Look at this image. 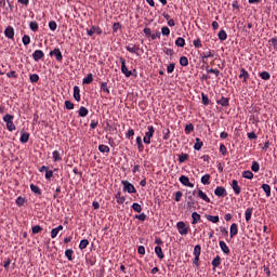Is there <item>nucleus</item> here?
I'll return each instance as SVG.
<instances>
[{
  "label": "nucleus",
  "mask_w": 277,
  "mask_h": 277,
  "mask_svg": "<svg viewBox=\"0 0 277 277\" xmlns=\"http://www.w3.org/2000/svg\"><path fill=\"white\" fill-rule=\"evenodd\" d=\"M6 77H9V79H16V71H9L6 72Z\"/></svg>",
  "instance_id": "62"
},
{
  "label": "nucleus",
  "mask_w": 277,
  "mask_h": 277,
  "mask_svg": "<svg viewBox=\"0 0 277 277\" xmlns=\"http://www.w3.org/2000/svg\"><path fill=\"white\" fill-rule=\"evenodd\" d=\"M118 205H122L124 202V197H121L120 193L116 194Z\"/></svg>",
  "instance_id": "54"
},
{
  "label": "nucleus",
  "mask_w": 277,
  "mask_h": 277,
  "mask_svg": "<svg viewBox=\"0 0 277 277\" xmlns=\"http://www.w3.org/2000/svg\"><path fill=\"white\" fill-rule=\"evenodd\" d=\"M52 157H53V161H62V155L57 150H54L52 153Z\"/></svg>",
  "instance_id": "30"
},
{
  "label": "nucleus",
  "mask_w": 277,
  "mask_h": 277,
  "mask_svg": "<svg viewBox=\"0 0 277 277\" xmlns=\"http://www.w3.org/2000/svg\"><path fill=\"white\" fill-rule=\"evenodd\" d=\"M72 254H75V251H72V249H67L65 251V256L68 259V261H72Z\"/></svg>",
  "instance_id": "38"
},
{
  "label": "nucleus",
  "mask_w": 277,
  "mask_h": 277,
  "mask_svg": "<svg viewBox=\"0 0 277 277\" xmlns=\"http://www.w3.org/2000/svg\"><path fill=\"white\" fill-rule=\"evenodd\" d=\"M219 246L222 250V252H224V254H230V249L228 248V246L226 245V242H224V240H221L219 242Z\"/></svg>",
  "instance_id": "13"
},
{
  "label": "nucleus",
  "mask_w": 277,
  "mask_h": 277,
  "mask_svg": "<svg viewBox=\"0 0 277 277\" xmlns=\"http://www.w3.org/2000/svg\"><path fill=\"white\" fill-rule=\"evenodd\" d=\"M217 36H219V40H221V41H224V40H226V38H228L226 30H220Z\"/></svg>",
  "instance_id": "33"
},
{
  "label": "nucleus",
  "mask_w": 277,
  "mask_h": 277,
  "mask_svg": "<svg viewBox=\"0 0 277 277\" xmlns=\"http://www.w3.org/2000/svg\"><path fill=\"white\" fill-rule=\"evenodd\" d=\"M220 153H221V155H226V153H227V149H226V145H224V144H221V146H220Z\"/></svg>",
  "instance_id": "61"
},
{
  "label": "nucleus",
  "mask_w": 277,
  "mask_h": 277,
  "mask_svg": "<svg viewBox=\"0 0 277 277\" xmlns=\"http://www.w3.org/2000/svg\"><path fill=\"white\" fill-rule=\"evenodd\" d=\"M175 44L176 47H185V39L183 37H179L176 40H175Z\"/></svg>",
  "instance_id": "34"
},
{
  "label": "nucleus",
  "mask_w": 277,
  "mask_h": 277,
  "mask_svg": "<svg viewBox=\"0 0 277 277\" xmlns=\"http://www.w3.org/2000/svg\"><path fill=\"white\" fill-rule=\"evenodd\" d=\"M60 230H64V226L58 225L57 227L53 228L51 230V238L55 239V237H57V235L60 234Z\"/></svg>",
  "instance_id": "14"
},
{
  "label": "nucleus",
  "mask_w": 277,
  "mask_h": 277,
  "mask_svg": "<svg viewBox=\"0 0 277 277\" xmlns=\"http://www.w3.org/2000/svg\"><path fill=\"white\" fill-rule=\"evenodd\" d=\"M120 64H121V72L126 76V77H131V75H133V71L129 70V68H127V61L124 58H120Z\"/></svg>",
  "instance_id": "4"
},
{
  "label": "nucleus",
  "mask_w": 277,
  "mask_h": 277,
  "mask_svg": "<svg viewBox=\"0 0 277 277\" xmlns=\"http://www.w3.org/2000/svg\"><path fill=\"white\" fill-rule=\"evenodd\" d=\"M132 209L136 211V213H142V206L140 203H133Z\"/></svg>",
  "instance_id": "45"
},
{
  "label": "nucleus",
  "mask_w": 277,
  "mask_h": 277,
  "mask_svg": "<svg viewBox=\"0 0 277 277\" xmlns=\"http://www.w3.org/2000/svg\"><path fill=\"white\" fill-rule=\"evenodd\" d=\"M251 170H252V172H259V170H261V166L259 164V162L253 161V163L251 166Z\"/></svg>",
  "instance_id": "44"
},
{
  "label": "nucleus",
  "mask_w": 277,
  "mask_h": 277,
  "mask_svg": "<svg viewBox=\"0 0 277 277\" xmlns=\"http://www.w3.org/2000/svg\"><path fill=\"white\" fill-rule=\"evenodd\" d=\"M22 42H23L24 47H27L31 42V38L28 35H25L22 38Z\"/></svg>",
  "instance_id": "40"
},
{
  "label": "nucleus",
  "mask_w": 277,
  "mask_h": 277,
  "mask_svg": "<svg viewBox=\"0 0 277 277\" xmlns=\"http://www.w3.org/2000/svg\"><path fill=\"white\" fill-rule=\"evenodd\" d=\"M92 81H94V76L92 74H88V76L83 78L82 83L89 85Z\"/></svg>",
  "instance_id": "21"
},
{
  "label": "nucleus",
  "mask_w": 277,
  "mask_h": 277,
  "mask_svg": "<svg viewBox=\"0 0 277 277\" xmlns=\"http://www.w3.org/2000/svg\"><path fill=\"white\" fill-rule=\"evenodd\" d=\"M155 252H156L158 259L161 260V259L164 258V255H163V250L161 249V246H157V247L155 248Z\"/></svg>",
  "instance_id": "23"
},
{
  "label": "nucleus",
  "mask_w": 277,
  "mask_h": 277,
  "mask_svg": "<svg viewBox=\"0 0 277 277\" xmlns=\"http://www.w3.org/2000/svg\"><path fill=\"white\" fill-rule=\"evenodd\" d=\"M211 175L210 174H206L201 177V183L202 185H211Z\"/></svg>",
  "instance_id": "22"
},
{
  "label": "nucleus",
  "mask_w": 277,
  "mask_h": 277,
  "mask_svg": "<svg viewBox=\"0 0 277 277\" xmlns=\"http://www.w3.org/2000/svg\"><path fill=\"white\" fill-rule=\"evenodd\" d=\"M193 44L196 49H200V47H202V41L198 38L194 40Z\"/></svg>",
  "instance_id": "55"
},
{
  "label": "nucleus",
  "mask_w": 277,
  "mask_h": 277,
  "mask_svg": "<svg viewBox=\"0 0 277 277\" xmlns=\"http://www.w3.org/2000/svg\"><path fill=\"white\" fill-rule=\"evenodd\" d=\"M237 233H239V229L237 227V223H234L230 225V229H229L230 239H233V237H235Z\"/></svg>",
  "instance_id": "15"
},
{
  "label": "nucleus",
  "mask_w": 277,
  "mask_h": 277,
  "mask_svg": "<svg viewBox=\"0 0 277 277\" xmlns=\"http://www.w3.org/2000/svg\"><path fill=\"white\" fill-rule=\"evenodd\" d=\"M262 189L265 192L267 198L272 196V187L268 184H263Z\"/></svg>",
  "instance_id": "19"
},
{
  "label": "nucleus",
  "mask_w": 277,
  "mask_h": 277,
  "mask_svg": "<svg viewBox=\"0 0 277 277\" xmlns=\"http://www.w3.org/2000/svg\"><path fill=\"white\" fill-rule=\"evenodd\" d=\"M44 57V52H42V50H36L32 53V58L35 62H40V60H42Z\"/></svg>",
  "instance_id": "10"
},
{
  "label": "nucleus",
  "mask_w": 277,
  "mask_h": 277,
  "mask_svg": "<svg viewBox=\"0 0 277 277\" xmlns=\"http://www.w3.org/2000/svg\"><path fill=\"white\" fill-rule=\"evenodd\" d=\"M217 105H222V107H228V98L222 97L221 100H217Z\"/></svg>",
  "instance_id": "29"
},
{
  "label": "nucleus",
  "mask_w": 277,
  "mask_h": 277,
  "mask_svg": "<svg viewBox=\"0 0 277 277\" xmlns=\"http://www.w3.org/2000/svg\"><path fill=\"white\" fill-rule=\"evenodd\" d=\"M4 122L6 123V129L8 131L12 132V131H16V124H14V116L6 114L3 117Z\"/></svg>",
  "instance_id": "1"
},
{
  "label": "nucleus",
  "mask_w": 277,
  "mask_h": 277,
  "mask_svg": "<svg viewBox=\"0 0 277 277\" xmlns=\"http://www.w3.org/2000/svg\"><path fill=\"white\" fill-rule=\"evenodd\" d=\"M155 135V128L153 126L147 127V132L143 137L144 144H150V138Z\"/></svg>",
  "instance_id": "2"
},
{
  "label": "nucleus",
  "mask_w": 277,
  "mask_h": 277,
  "mask_svg": "<svg viewBox=\"0 0 277 277\" xmlns=\"http://www.w3.org/2000/svg\"><path fill=\"white\" fill-rule=\"evenodd\" d=\"M180 64L182 66H189V60H187V56L180 57Z\"/></svg>",
  "instance_id": "42"
},
{
  "label": "nucleus",
  "mask_w": 277,
  "mask_h": 277,
  "mask_svg": "<svg viewBox=\"0 0 277 277\" xmlns=\"http://www.w3.org/2000/svg\"><path fill=\"white\" fill-rule=\"evenodd\" d=\"M194 131V124L189 123L185 127V133L186 135H189Z\"/></svg>",
  "instance_id": "46"
},
{
  "label": "nucleus",
  "mask_w": 277,
  "mask_h": 277,
  "mask_svg": "<svg viewBox=\"0 0 277 277\" xmlns=\"http://www.w3.org/2000/svg\"><path fill=\"white\" fill-rule=\"evenodd\" d=\"M29 79L31 83H38V81H40V76H38V74H32Z\"/></svg>",
  "instance_id": "37"
},
{
  "label": "nucleus",
  "mask_w": 277,
  "mask_h": 277,
  "mask_svg": "<svg viewBox=\"0 0 277 277\" xmlns=\"http://www.w3.org/2000/svg\"><path fill=\"white\" fill-rule=\"evenodd\" d=\"M49 27H50L51 31H55V29H57V23L55 21H51L49 23Z\"/></svg>",
  "instance_id": "51"
},
{
  "label": "nucleus",
  "mask_w": 277,
  "mask_h": 277,
  "mask_svg": "<svg viewBox=\"0 0 277 277\" xmlns=\"http://www.w3.org/2000/svg\"><path fill=\"white\" fill-rule=\"evenodd\" d=\"M30 189L34 194H38V195L42 194V190L40 189V187H38L34 184L30 185Z\"/></svg>",
  "instance_id": "41"
},
{
  "label": "nucleus",
  "mask_w": 277,
  "mask_h": 277,
  "mask_svg": "<svg viewBox=\"0 0 277 277\" xmlns=\"http://www.w3.org/2000/svg\"><path fill=\"white\" fill-rule=\"evenodd\" d=\"M100 153H109V146L107 145H100L98 146Z\"/></svg>",
  "instance_id": "48"
},
{
  "label": "nucleus",
  "mask_w": 277,
  "mask_h": 277,
  "mask_svg": "<svg viewBox=\"0 0 277 277\" xmlns=\"http://www.w3.org/2000/svg\"><path fill=\"white\" fill-rule=\"evenodd\" d=\"M16 205H17V207H23V205H25V198L17 197Z\"/></svg>",
  "instance_id": "56"
},
{
  "label": "nucleus",
  "mask_w": 277,
  "mask_h": 277,
  "mask_svg": "<svg viewBox=\"0 0 277 277\" xmlns=\"http://www.w3.org/2000/svg\"><path fill=\"white\" fill-rule=\"evenodd\" d=\"M4 36L12 40L14 38V28L12 26H9L4 30Z\"/></svg>",
  "instance_id": "11"
},
{
  "label": "nucleus",
  "mask_w": 277,
  "mask_h": 277,
  "mask_svg": "<svg viewBox=\"0 0 277 277\" xmlns=\"http://www.w3.org/2000/svg\"><path fill=\"white\" fill-rule=\"evenodd\" d=\"M101 90H102V92L109 94V88H107V82H102Z\"/></svg>",
  "instance_id": "49"
},
{
  "label": "nucleus",
  "mask_w": 277,
  "mask_h": 277,
  "mask_svg": "<svg viewBox=\"0 0 277 277\" xmlns=\"http://www.w3.org/2000/svg\"><path fill=\"white\" fill-rule=\"evenodd\" d=\"M188 159H189V155H187V154H182L179 157L180 163H185V161H187Z\"/></svg>",
  "instance_id": "43"
},
{
  "label": "nucleus",
  "mask_w": 277,
  "mask_h": 277,
  "mask_svg": "<svg viewBox=\"0 0 277 277\" xmlns=\"http://www.w3.org/2000/svg\"><path fill=\"white\" fill-rule=\"evenodd\" d=\"M180 183L185 187H194V183L189 182V177L187 175H182L180 177Z\"/></svg>",
  "instance_id": "8"
},
{
  "label": "nucleus",
  "mask_w": 277,
  "mask_h": 277,
  "mask_svg": "<svg viewBox=\"0 0 277 277\" xmlns=\"http://www.w3.org/2000/svg\"><path fill=\"white\" fill-rule=\"evenodd\" d=\"M65 107L66 109H75V104L70 101H65Z\"/></svg>",
  "instance_id": "57"
},
{
  "label": "nucleus",
  "mask_w": 277,
  "mask_h": 277,
  "mask_svg": "<svg viewBox=\"0 0 277 277\" xmlns=\"http://www.w3.org/2000/svg\"><path fill=\"white\" fill-rule=\"evenodd\" d=\"M201 101L205 105H209V96H207L205 93L201 94Z\"/></svg>",
  "instance_id": "58"
},
{
  "label": "nucleus",
  "mask_w": 277,
  "mask_h": 277,
  "mask_svg": "<svg viewBox=\"0 0 277 277\" xmlns=\"http://www.w3.org/2000/svg\"><path fill=\"white\" fill-rule=\"evenodd\" d=\"M249 78H250V74H248L246 69L241 68L239 79H243V82L246 83Z\"/></svg>",
  "instance_id": "16"
},
{
  "label": "nucleus",
  "mask_w": 277,
  "mask_h": 277,
  "mask_svg": "<svg viewBox=\"0 0 277 277\" xmlns=\"http://www.w3.org/2000/svg\"><path fill=\"white\" fill-rule=\"evenodd\" d=\"M269 42H271L272 47H274V49H277V38L276 37L272 38L269 40Z\"/></svg>",
  "instance_id": "64"
},
{
  "label": "nucleus",
  "mask_w": 277,
  "mask_h": 277,
  "mask_svg": "<svg viewBox=\"0 0 277 277\" xmlns=\"http://www.w3.org/2000/svg\"><path fill=\"white\" fill-rule=\"evenodd\" d=\"M88 114H89L88 108H85L84 106L80 107V109H79V116H80L81 118H85V116H88Z\"/></svg>",
  "instance_id": "31"
},
{
  "label": "nucleus",
  "mask_w": 277,
  "mask_h": 277,
  "mask_svg": "<svg viewBox=\"0 0 277 277\" xmlns=\"http://www.w3.org/2000/svg\"><path fill=\"white\" fill-rule=\"evenodd\" d=\"M45 179H48V181L53 179V171L51 170L45 171Z\"/></svg>",
  "instance_id": "63"
},
{
  "label": "nucleus",
  "mask_w": 277,
  "mask_h": 277,
  "mask_svg": "<svg viewBox=\"0 0 277 277\" xmlns=\"http://www.w3.org/2000/svg\"><path fill=\"white\" fill-rule=\"evenodd\" d=\"M208 222H212V224H217L220 222V216L217 215H206Z\"/></svg>",
  "instance_id": "20"
},
{
  "label": "nucleus",
  "mask_w": 277,
  "mask_h": 277,
  "mask_svg": "<svg viewBox=\"0 0 277 277\" xmlns=\"http://www.w3.org/2000/svg\"><path fill=\"white\" fill-rule=\"evenodd\" d=\"M192 219H193L192 224H198V222H200V214L198 212H193Z\"/></svg>",
  "instance_id": "25"
},
{
  "label": "nucleus",
  "mask_w": 277,
  "mask_h": 277,
  "mask_svg": "<svg viewBox=\"0 0 277 277\" xmlns=\"http://www.w3.org/2000/svg\"><path fill=\"white\" fill-rule=\"evenodd\" d=\"M167 72L171 75V72H174V63H171L167 67Z\"/></svg>",
  "instance_id": "59"
},
{
  "label": "nucleus",
  "mask_w": 277,
  "mask_h": 277,
  "mask_svg": "<svg viewBox=\"0 0 277 277\" xmlns=\"http://www.w3.org/2000/svg\"><path fill=\"white\" fill-rule=\"evenodd\" d=\"M242 177L248 179L249 181H251V179H254V173H252V171H243L242 172Z\"/></svg>",
  "instance_id": "27"
},
{
  "label": "nucleus",
  "mask_w": 277,
  "mask_h": 277,
  "mask_svg": "<svg viewBox=\"0 0 277 277\" xmlns=\"http://www.w3.org/2000/svg\"><path fill=\"white\" fill-rule=\"evenodd\" d=\"M161 34L162 36H170V28H168V26H163L161 28Z\"/></svg>",
  "instance_id": "53"
},
{
  "label": "nucleus",
  "mask_w": 277,
  "mask_h": 277,
  "mask_svg": "<svg viewBox=\"0 0 277 277\" xmlns=\"http://www.w3.org/2000/svg\"><path fill=\"white\" fill-rule=\"evenodd\" d=\"M201 251H202V248L200 247V245L195 246L194 254H195L196 259H200V252Z\"/></svg>",
  "instance_id": "28"
},
{
  "label": "nucleus",
  "mask_w": 277,
  "mask_h": 277,
  "mask_svg": "<svg viewBox=\"0 0 277 277\" xmlns=\"http://www.w3.org/2000/svg\"><path fill=\"white\" fill-rule=\"evenodd\" d=\"M29 27L31 31H38V23L37 22H30Z\"/></svg>",
  "instance_id": "52"
},
{
  "label": "nucleus",
  "mask_w": 277,
  "mask_h": 277,
  "mask_svg": "<svg viewBox=\"0 0 277 277\" xmlns=\"http://www.w3.org/2000/svg\"><path fill=\"white\" fill-rule=\"evenodd\" d=\"M19 141L22 144H27L29 142V133L25 132V130H22Z\"/></svg>",
  "instance_id": "12"
},
{
  "label": "nucleus",
  "mask_w": 277,
  "mask_h": 277,
  "mask_svg": "<svg viewBox=\"0 0 277 277\" xmlns=\"http://www.w3.org/2000/svg\"><path fill=\"white\" fill-rule=\"evenodd\" d=\"M260 77H261V79H263L264 81H269V79H271V75H269V72H267V71H262L261 74H260Z\"/></svg>",
  "instance_id": "36"
},
{
  "label": "nucleus",
  "mask_w": 277,
  "mask_h": 277,
  "mask_svg": "<svg viewBox=\"0 0 277 277\" xmlns=\"http://www.w3.org/2000/svg\"><path fill=\"white\" fill-rule=\"evenodd\" d=\"M232 189L234 190V194H236V196H239V194H241V187H239V182H237V180L232 181Z\"/></svg>",
  "instance_id": "9"
},
{
  "label": "nucleus",
  "mask_w": 277,
  "mask_h": 277,
  "mask_svg": "<svg viewBox=\"0 0 277 277\" xmlns=\"http://www.w3.org/2000/svg\"><path fill=\"white\" fill-rule=\"evenodd\" d=\"M203 145H205V143H202L200 141V138H196V143L194 145V148H195V150H200V148H202Z\"/></svg>",
  "instance_id": "32"
},
{
  "label": "nucleus",
  "mask_w": 277,
  "mask_h": 277,
  "mask_svg": "<svg viewBox=\"0 0 277 277\" xmlns=\"http://www.w3.org/2000/svg\"><path fill=\"white\" fill-rule=\"evenodd\" d=\"M176 228L180 235H187V233H189V226L183 221L177 222Z\"/></svg>",
  "instance_id": "3"
},
{
  "label": "nucleus",
  "mask_w": 277,
  "mask_h": 277,
  "mask_svg": "<svg viewBox=\"0 0 277 277\" xmlns=\"http://www.w3.org/2000/svg\"><path fill=\"white\" fill-rule=\"evenodd\" d=\"M197 194L198 197L201 198V200H205V202H211V199L209 198V196H207V194H205V192L198 189Z\"/></svg>",
  "instance_id": "17"
},
{
  "label": "nucleus",
  "mask_w": 277,
  "mask_h": 277,
  "mask_svg": "<svg viewBox=\"0 0 277 277\" xmlns=\"http://www.w3.org/2000/svg\"><path fill=\"white\" fill-rule=\"evenodd\" d=\"M246 222H250L252 220V208H248L245 212Z\"/></svg>",
  "instance_id": "26"
},
{
  "label": "nucleus",
  "mask_w": 277,
  "mask_h": 277,
  "mask_svg": "<svg viewBox=\"0 0 277 277\" xmlns=\"http://www.w3.org/2000/svg\"><path fill=\"white\" fill-rule=\"evenodd\" d=\"M90 246V241L88 239H82L79 243V249L80 250H85Z\"/></svg>",
  "instance_id": "24"
},
{
  "label": "nucleus",
  "mask_w": 277,
  "mask_h": 277,
  "mask_svg": "<svg viewBox=\"0 0 277 277\" xmlns=\"http://www.w3.org/2000/svg\"><path fill=\"white\" fill-rule=\"evenodd\" d=\"M123 192H128V194H135V186L131 184L129 181H122Z\"/></svg>",
  "instance_id": "5"
},
{
  "label": "nucleus",
  "mask_w": 277,
  "mask_h": 277,
  "mask_svg": "<svg viewBox=\"0 0 277 277\" xmlns=\"http://www.w3.org/2000/svg\"><path fill=\"white\" fill-rule=\"evenodd\" d=\"M207 72H210L212 75H215V77H220V70L219 69H213V68H207Z\"/></svg>",
  "instance_id": "47"
},
{
  "label": "nucleus",
  "mask_w": 277,
  "mask_h": 277,
  "mask_svg": "<svg viewBox=\"0 0 277 277\" xmlns=\"http://www.w3.org/2000/svg\"><path fill=\"white\" fill-rule=\"evenodd\" d=\"M144 34L147 38H151L153 36V30H150V28H144Z\"/></svg>",
  "instance_id": "60"
},
{
  "label": "nucleus",
  "mask_w": 277,
  "mask_h": 277,
  "mask_svg": "<svg viewBox=\"0 0 277 277\" xmlns=\"http://www.w3.org/2000/svg\"><path fill=\"white\" fill-rule=\"evenodd\" d=\"M42 232V227L40 225H35L32 227V234L34 235H38V233H41Z\"/></svg>",
  "instance_id": "50"
},
{
  "label": "nucleus",
  "mask_w": 277,
  "mask_h": 277,
  "mask_svg": "<svg viewBox=\"0 0 277 277\" xmlns=\"http://www.w3.org/2000/svg\"><path fill=\"white\" fill-rule=\"evenodd\" d=\"M213 55H215V53H213L212 51H208V52L203 53V56H202L203 64H205L206 60H209V57H213Z\"/></svg>",
  "instance_id": "39"
},
{
  "label": "nucleus",
  "mask_w": 277,
  "mask_h": 277,
  "mask_svg": "<svg viewBox=\"0 0 277 277\" xmlns=\"http://www.w3.org/2000/svg\"><path fill=\"white\" fill-rule=\"evenodd\" d=\"M51 57H55V60L57 62H62V60H64V56L62 55V51L60 50V48H55L53 51L50 52Z\"/></svg>",
  "instance_id": "6"
},
{
  "label": "nucleus",
  "mask_w": 277,
  "mask_h": 277,
  "mask_svg": "<svg viewBox=\"0 0 277 277\" xmlns=\"http://www.w3.org/2000/svg\"><path fill=\"white\" fill-rule=\"evenodd\" d=\"M81 92V90L79 89V87L75 85L74 87V98L77 102L81 101V95L79 94Z\"/></svg>",
  "instance_id": "18"
},
{
  "label": "nucleus",
  "mask_w": 277,
  "mask_h": 277,
  "mask_svg": "<svg viewBox=\"0 0 277 277\" xmlns=\"http://www.w3.org/2000/svg\"><path fill=\"white\" fill-rule=\"evenodd\" d=\"M221 263H222V259L220 258V255H217L216 258H214L213 261H212V265H213L214 267H220Z\"/></svg>",
  "instance_id": "35"
},
{
  "label": "nucleus",
  "mask_w": 277,
  "mask_h": 277,
  "mask_svg": "<svg viewBox=\"0 0 277 277\" xmlns=\"http://www.w3.org/2000/svg\"><path fill=\"white\" fill-rule=\"evenodd\" d=\"M214 194L221 198H224L227 196V193H226V188H224L223 186H217L215 189H214Z\"/></svg>",
  "instance_id": "7"
}]
</instances>
